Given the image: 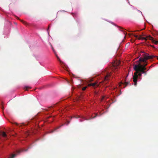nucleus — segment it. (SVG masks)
<instances>
[{"instance_id":"f257e3e1","label":"nucleus","mask_w":158,"mask_h":158,"mask_svg":"<svg viewBox=\"0 0 158 158\" xmlns=\"http://www.w3.org/2000/svg\"><path fill=\"white\" fill-rule=\"evenodd\" d=\"M120 61L117 60L111 66L110 69H106L104 71H103L102 74L104 76V80H108L109 79V77L111 74V71H114L117 69V67L120 65Z\"/></svg>"},{"instance_id":"f03ea898","label":"nucleus","mask_w":158,"mask_h":158,"mask_svg":"<svg viewBox=\"0 0 158 158\" xmlns=\"http://www.w3.org/2000/svg\"><path fill=\"white\" fill-rule=\"evenodd\" d=\"M143 35H135V36L136 37V39H138L139 40H147L148 39H149L151 40H152V43H154L155 44H158V41H156L153 39V38L150 35H149L148 36H147L146 37H142V36Z\"/></svg>"},{"instance_id":"7ed1b4c3","label":"nucleus","mask_w":158,"mask_h":158,"mask_svg":"<svg viewBox=\"0 0 158 158\" xmlns=\"http://www.w3.org/2000/svg\"><path fill=\"white\" fill-rule=\"evenodd\" d=\"M136 72H135L134 73V81L135 82L136 81V77H137V74L138 73H139V72H140V73H145V75H146V72L145 71V70H143L142 69H140L139 68V69H138L137 70H134Z\"/></svg>"},{"instance_id":"20e7f679","label":"nucleus","mask_w":158,"mask_h":158,"mask_svg":"<svg viewBox=\"0 0 158 158\" xmlns=\"http://www.w3.org/2000/svg\"><path fill=\"white\" fill-rule=\"evenodd\" d=\"M138 69L139 68L140 69H142L144 70H146V68L145 66H143V65H141L140 64H139L138 65L135 64L134 65V70H136Z\"/></svg>"},{"instance_id":"39448f33","label":"nucleus","mask_w":158,"mask_h":158,"mask_svg":"<svg viewBox=\"0 0 158 158\" xmlns=\"http://www.w3.org/2000/svg\"><path fill=\"white\" fill-rule=\"evenodd\" d=\"M27 150H28V149H26V150L21 149V150H17V151H16V154H11V155L10 156V157H9V158H14L15 157V156H16V155L17 154L20 153L22 152H23V151H27Z\"/></svg>"},{"instance_id":"423d86ee","label":"nucleus","mask_w":158,"mask_h":158,"mask_svg":"<svg viewBox=\"0 0 158 158\" xmlns=\"http://www.w3.org/2000/svg\"><path fill=\"white\" fill-rule=\"evenodd\" d=\"M137 77H136V81L135 82L134 81V75L133 76V81L134 82V85H137V79L138 78H140V77L141 76L142 73H139H139H137Z\"/></svg>"},{"instance_id":"0eeeda50","label":"nucleus","mask_w":158,"mask_h":158,"mask_svg":"<svg viewBox=\"0 0 158 158\" xmlns=\"http://www.w3.org/2000/svg\"><path fill=\"white\" fill-rule=\"evenodd\" d=\"M99 84L98 83V82H95L94 83H90L88 85V86H92L93 87H97L99 86Z\"/></svg>"},{"instance_id":"6e6552de","label":"nucleus","mask_w":158,"mask_h":158,"mask_svg":"<svg viewBox=\"0 0 158 158\" xmlns=\"http://www.w3.org/2000/svg\"><path fill=\"white\" fill-rule=\"evenodd\" d=\"M148 57H149V55L148 54L145 53L144 54L143 56V58L144 59H145V61L149 59Z\"/></svg>"},{"instance_id":"1a4fd4ad","label":"nucleus","mask_w":158,"mask_h":158,"mask_svg":"<svg viewBox=\"0 0 158 158\" xmlns=\"http://www.w3.org/2000/svg\"><path fill=\"white\" fill-rule=\"evenodd\" d=\"M129 83H130V82H125L124 83L121 82V84H123V85H125V86L123 88H125L126 86H127L128 85H131Z\"/></svg>"},{"instance_id":"9d476101","label":"nucleus","mask_w":158,"mask_h":158,"mask_svg":"<svg viewBox=\"0 0 158 158\" xmlns=\"http://www.w3.org/2000/svg\"><path fill=\"white\" fill-rule=\"evenodd\" d=\"M1 135L4 138H6V139H7V136L5 132H3L1 134Z\"/></svg>"},{"instance_id":"9b49d317","label":"nucleus","mask_w":158,"mask_h":158,"mask_svg":"<svg viewBox=\"0 0 158 158\" xmlns=\"http://www.w3.org/2000/svg\"><path fill=\"white\" fill-rule=\"evenodd\" d=\"M139 62H143L144 63L146 62V61L145 60V59H144V58H143L142 57H140L139 58Z\"/></svg>"},{"instance_id":"f8f14e48","label":"nucleus","mask_w":158,"mask_h":158,"mask_svg":"<svg viewBox=\"0 0 158 158\" xmlns=\"http://www.w3.org/2000/svg\"><path fill=\"white\" fill-rule=\"evenodd\" d=\"M31 87L28 86H25L24 88V89L26 90H28V89H31Z\"/></svg>"},{"instance_id":"ddd939ff","label":"nucleus","mask_w":158,"mask_h":158,"mask_svg":"<svg viewBox=\"0 0 158 158\" xmlns=\"http://www.w3.org/2000/svg\"><path fill=\"white\" fill-rule=\"evenodd\" d=\"M156 56H154L153 55H149V57H148L149 59H152L154 57H156Z\"/></svg>"},{"instance_id":"4468645a","label":"nucleus","mask_w":158,"mask_h":158,"mask_svg":"<svg viewBox=\"0 0 158 158\" xmlns=\"http://www.w3.org/2000/svg\"><path fill=\"white\" fill-rule=\"evenodd\" d=\"M58 60V61H59V62H60V63H62V64H63V62H62V61H61V60H60V58L59 57L57 58Z\"/></svg>"},{"instance_id":"2eb2a0df","label":"nucleus","mask_w":158,"mask_h":158,"mask_svg":"<svg viewBox=\"0 0 158 158\" xmlns=\"http://www.w3.org/2000/svg\"><path fill=\"white\" fill-rule=\"evenodd\" d=\"M87 88V86H85V87H83L82 89V90H83V91H84V90H85L86 88Z\"/></svg>"},{"instance_id":"dca6fc26","label":"nucleus","mask_w":158,"mask_h":158,"mask_svg":"<svg viewBox=\"0 0 158 158\" xmlns=\"http://www.w3.org/2000/svg\"><path fill=\"white\" fill-rule=\"evenodd\" d=\"M64 125V124H62L60 126H59V127H57L56 128V129H55V130L57 129H59V128H60L61 126H63Z\"/></svg>"},{"instance_id":"f3484780","label":"nucleus","mask_w":158,"mask_h":158,"mask_svg":"<svg viewBox=\"0 0 158 158\" xmlns=\"http://www.w3.org/2000/svg\"><path fill=\"white\" fill-rule=\"evenodd\" d=\"M26 125L25 123H22L21 124H20V125L19 126H22V125Z\"/></svg>"},{"instance_id":"a211bd4d","label":"nucleus","mask_w":158,"mask_h":158,"mask_svg":"<svg viewBox=\"0 0 158 158\" xmlns=\"http://www.w3.org/2000/svg\"><path fill=\"white\" fill-rule=\"evenodd\" d=\"M67 123H66V125H67L70 123V121H67Z\"/></svg>"},{"instance_id":"6ab92c4d","label":"nucleus","mask_w":158,"mask_h":158,"mask_svg":"<svg viewBox=\"0 0 158 158\" xmlns=\"http://www.w3.org/2000/svg\"><path fill=\"white\" fill-rule=\"evenodd\" d=\"M97 115V114H96L95 116H94L92 118H95V117H96Z\"/></svg>"},{"instance_id":"aec40b11","label":"nucleus","mask_w":158,"mask_h":158,"mask_svg":"<svg viewBox=\"0 0 158 158\" xmlns=\"http://www.w3.org/2000/svg\"><path fill=\"white\" fill-rule=\"evenodd\" d=\"M22 22H23V23L24 24H27V23H26V22H24V21H23Z\"/></svg>"},{"instance_id":"412c9836","label":"nucleus","mask_w":158,"mask_h":158,"mask_svg":"<svg viewBox=\"0 0 158 158\" xmlns=\"http://www.w3.org/2000/svg\"><path fill=\"white\" fill-rule=\"evenodd\" d=\"M105 98V96L102 97V100L104 99Z\"/></svg>"},{"instance_id":"4be33fe9","label":"nucleus","mask_w":158,"mask_h":158,"mask_svg":"<svg viewBox=\"0 0 158 158\" xmlns=\"http://www.w3.org/2000/svg\"><path fill=\"white\" fill-rule=\"evenodd\" d=\"M117 28L118 29H121V28L120 27H118Z\"/></svg>"},{"instance_id":"5701e85b","label":"nucleus","mask_w":158,"mask_h":158,"mask_svg":"<svg viewBox=\"0 0 158 158\" xmlns=\"http://www.w3.org/2000/svg\"><path fill=\"white\" fill-rule=\"evenodd\" d=\"M15 123V124H16L17 126H19V125L17 123Z\"/></svg>"},{"instance_id":"b1692460","label":"nucleus","mask_w":158,"mask_h":158,"mask_svg":"<svg viewBox=\"0 0 158 158\" xmlns=\"http://www.w3.org/2000/svg\"><path fill=\"white\" fill-rule=\"evenodd\" d=\"M147 63L144 64V65H143V66H145V67L147 66Z\"/></svg>"},{"instance_id":"393cba45","label":"nucleus","mask_w":158,"mask_h":158,"mask_svg":"<svg viewBox=\"0 0 158 158\" xmlns=\"http://www.w3.org/2000/svg\"><path fill=\"white\" fill-rule=\"evenodd\" d=\"M55 53V55H56V57L58 56Z\"/></svg>"},{"instance_id":"a878e982","label":"nucleus","mask_w":158,"mask_h":158,"mask_svg":"<svg viewBox=\"0 0 158 158\" xmlns=\"http://www.w3.org/2000/svg\"><path fill=\"white\" fill-rule=\"evenodd\" d=\"M156 57H157V59L158 60V56H156Z\"/></svg>"},{"instance_id":"bb28decb","label":"nucleus","mask_w":158,"mask_h":158,"mask_svg":"<svg viewBox=\"0 0 158 158\" xmlns=\"http://www.w3.org/2000/svg\"><path fill=\"white\" fill-rule=\"evenodd\" d=\"M141 30H144V29L143 28H142V29H141Z\"/></svg>"},{"instance_id":"cd10ccee","label":"nucleus","mask_w":158,"mask_h":158,"mask_svg":"<svg viewBox=\"0 0 158 158\" xmlns=\"http://www.w3.org/2000/svg\"><path fill=\"white\" fill-rule=\"evenodd\" d=\"M57 58L59 57L58 56H56Z\"/></svg>"},{"instance_id":"c85d7f7f","label":"nucleus","mask_w":158,"mask_h":158,"mask_svg":"<svg viewBox=\"0 0 158 158\" xmlns=\"http://www.w3.org/2000/svg\"><path fill=\"white\" fill-rule=\"evenodd\" d=\"M152 65H151L150 67V68H151V67H152Z\"/></svg>"},{"instance_id":"c756f323","label":"nucleus","mask_w":158,"mask_h":158,"mask_svg":"<svg viewBox=\"0 0 158 158\" xmlns=\"http://www.w3.org/2000/svg\"><path fill=\"white\" fill-rule=\"evenodd\" d=\"M3 107H1V109H3Z\"/></svg>"},{"instance_id":"7c9ffc66","label":"nucleus","mask_w":158,"mask_h":158,"mask_svg":"<svg viewBox=\"0 0 158 158\" xmlns=\"http://www.w3.org/2000/svg\"><path fill=\"white\" fill-rule=\"evenodd\" d=\"M92 81V80H90V81Z\"/></svg>"},{"instance_id":"2f4dec72","label":"nucleus","mask_w":158,"mask_h":158,"mask_svg":"<svg viewBox=\"0 0 158 158\" xmlns=\"http://www.w3.org/2000/svg\"><path fill=\"white\" fill-rule=\"evenodd\" d=\"M123 30H126V29H123Z\"/></svg>"},{"instance_id":"473e14b6","label":"nucleus","mask_w":158,"mask_h":158,"mask_svg":"<svg viewBox=\"0 0 158 158\" xmlns=\"http://www.w3.org/2000/svg\"><path fill=\"white\" fill-rule=\"evenodd\" d=\"M121 84H120L119 86H121Z\"/></svg>"},{"instance_id":"72a5a7b5","label":"nucleus","mask_w":158,"mask_h":158,"mask_svg":"<svg viewBox=\"0 0 158 158\" xmlns=\"http://www.w3.org/2000/svg\"><path fill=\"white\" fill-rule=\"evenodd\" d=\"M156 33H158V31L156 32Z\"/></svg>"},{"instance_id":"f704fd0d","label":"nucleus","mask_w":158,"mask_h":158,"mask_svg":"<svg viewBox=\"0 0 158 158\" xmlns=\"http://www.w3.org/2000/svg\"><path fill=\"white\" fill-rule=\"evenodd\" d=\"M138 31H139V30H138Z\"/></svg>"}]
</instances>
